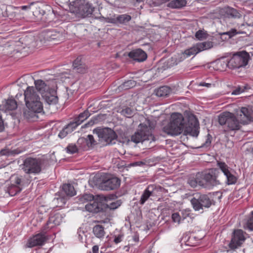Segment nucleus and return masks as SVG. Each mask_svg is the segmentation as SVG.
I'll list each match as a JSON object with an SVG mask.
<instances>
[{
    "instance_id": "obj_24",
    "label": "nucleus",
    "mask_w": 253,
    "mask_h": 253,
    "mask_svg": "<svg viewBox=\"0 0 253 253\" xmlns=\"http://www.w3.org/2000/svg\"><path fill=\"white\" fill-rule=\"evenodd\" d=\"M90 116V113L88 110H85L84 112L81 113L78 117L75 119L74 122H71L76 128L80 124H81L84 120H85Z\"/></svg>"
},
{
    "instance_id": "obj_29",
    "label": "nucleus",
    "mask_w": 253,
    "mask_h": 253,
    "mask_svg": "<svg viewBox=\"0 0 253 253\" xmlns=\"http://www.w3.org/2000/svg\"><path fill=\"white\" fill-rule=\"evenodd\" d=\"M76 128L73 124L71 122L67 126L64 127L58 134V136L61 138H63L67 136V135L72 132L73 130Z\"/></svg>"
},
{
    "instance_id": "obj_1",
    "label": "nucleus",
    "mask_w": 253,
    "mask_h": 253,
    "mask_svg": "<svg viewBox=\"0 0 253 253\" xmlns=\"http://www.w3.org/2000/svg\"><path fill=\"white\" fill-rule=\"evenodd\" d=\"M238 115L240 116V122L234 115L230 112H224L218 116V122L224 126L225 131H236L239 130L241 124H248L253 121V111L246 107H242Z\"/></svg>"
},
{
    "instance_id": "obj_59",
    "label": "nucleus",
    "mask_w": 253,
    "mask_h": 253,
    "mask_svg": "<svg viewBox=\"0 0 253 253\" xmlns=\"http://www.w3.org/2000/svg\"><path fill=\"white\" fill-rule=\"evenodd\" d=\"M210 134H208L207 135L208 138L206 139L205 142L202 145V147H208L211 145V138H210Z\"/></svg>"
},
{
    "instance_id": "obj_39",
    "label": "nucleus",
    "mask_w": 253,
    "mask_h": 253,
    "mask_svg": "<svg viewBox=\"0 0 253 253\" xmlns=\"http://www.w3.org/2000/svg\"><path fill=\"white\" fill-rule=\"evenodd\" d=\"M248 32L246 31H242V30H238L237 31L235 29H232L230 31L223 33L221 35H228V39L232 38L234 36L236 35L237 34H247Z\"/></svg>"
},
{
    "instance_id": "obj_34",
    "label": "nucleus",
    "mask_w": 253,
    "mask_h": 253,
    "mask_svg": "<svg viewBox=\"0 0 253 253\" xmlns=\"http://www.w3.org/2000/svg\"><path fill=\"white\" fill-rule=\"evenodd\" d=\"M197 48H198L200 52L210 49L213 46V43L211 42H199L196 43Z\"/></svg>"
},
{
    "instance_id": "obj_60",
    "label": "nucleus",
    "mask_w": 253,
    "mask_h": 253,
    "mask_svg": "<svg viewBox=\"0 0 253 253\" xmlns=\"http://www.w3.org/2000/svg\"><path fill=\"white\" fill-rule=\"evenodd\" d=\"M78 233L79 234V237H86L87 236V232H85L84 230L81 228L78 229Z\"/></svg>"
},
{
    "instance_id": "obj_13",
    "label": "nucleus",
    "mask_w": 253,
    "mask_h": 253,
    "mask_svg": "<svg viewBox=\"0 0 253 253\" xmlns=\"http://www.w3.org/2000/svg\"><path fill=\"white\" fill-rule=\"evenodd\" d=\"M95 19H99L101 21L114 24H126L131 19V17L127 14L116 15L110 14L107 17L103 16H95Z\"/></svg>"
},
{
    "instance_id": "obj_23",
    "label": "nucleus",
    "mask_w": 253,
    "mask_h": 253,
    "mask_svg": "<svg viewBox=\"0 0 253 253\" xmlns=\"http://www.w3.org/2000/svg\"><path fill=\"white\" fill-rule=\"evenodd\" d=\"M188 183L193 188H195L197 185L201 186L203 187V182L200 173H198L196 177H191L188 179Z\"/></svg>"
},
{
    "instance_id": "obj_18",
    "label": "nucleus",
    "mask_w": 253,
    "mask_h": 253,
    "mask_svg": "<svg viewBox=\"0 0 253 253\" xmlns=\"http://www.w3.org/2000/svg\"><path fill=\"white\" fill-rule=\"evenodd\" d=\"M199 126L197 121L194 123H189L188 126H186L184 130V135H190L193 137H197L199 133Z\"/></svg>"
},
{
    "instance_id": "obj_26",
    "label": "nucleus",
    "mask_w": 253,
    "mask_h": 253,
    "mask_svg": "<svg viewBox=\"0 0 253 253\" xmlns=\"http://www.w3.org/2000/svg\"><path fill=\"white\" fill-rule=\"evenodd\" d=\"M186 0H173L167 4V6L171 8L180 9L186 5Z\"/></svg>"
},
{
    "instance_id": "obj_44",
    "label": "nucleus",
    "mask_w": 253,
    "mask_h": 253,
    "mask_svg": "<svg viewBox=\"0 0 253 253\" xmlns=\"http://www.w3.org/2000/svg\"><path fill=\"white\" fill-rule=\"evenodd\" d=\"M245 227L251 231H253V211L248 217Z\"/></svg>"
},
{
    "instance_id": "obj_5",
    "label": "nucleus",
    "mask_w": 253,
    "mask_h": 253,
    "mask_svg": "<svg viewBox=\"0 0 253 253\" xmlns=\"http://www.w3.org/2000/svg\"><path fill=\"white\" fill-rule=\"evenodd\" d=\"M24 179L22 176L13 174L9 179V183L0 188L1 193L4 192L6 194L14 196L20 192L24 186Z\"/></svg>"
},
{
    "instance_id": "obj_7",
    "label": "nucleus",
    "mask_w": 253,
    "mask_h": 253,
    "mask_svg": "<svg viewBox=\"0 0 253 253\" xmlns=\"http://www.w3.org/2000/svg\"><path fill=\"white\" fill-rule=\"evenodd\" d=\"M46 160L41 158L28 157L23 164L22 169L27 174H40L43 169Z\"/></svg>"
},
{
    "instance_id": "obj_19",
    "label": "nucleus",
    "mask_w": 253,
    "mask_h": 253,
    "mask_svg": "<svg viewBox=\"0 0 253 253\" xmlns=\"http://www.w3.org/2000/svg\"><path fill=\"white\" fill-rule=\"evenodd\" d=\"M85 209L87 211L93 213H97L103 210L102 203L94 200L87 203Z\"/></svg>"
},
{
    "instance_id": "obj_45",
    "label": "nucleus",
    "mask_w": 253,
    "mask_h": 253,
    "mask_svg": "<svg viewBox=\"0 0 253 253\" xmlns=\"http://www.w3.org/2000/svg\"><path fill=\"white\" fill-rule=\"evenodd\" d=\"M66 152L68 153L73 154L78 152L77 146L75 144H69L66 148Z\"/></svg>"
},
{
    "instance_id": "obj_4",
    "label": "nucleus",
    "mask_w": 253,
    "mask_h": 253,
    "mask_svg": "<svg viewBox=\"0 0 253 253\" xmlns=\"http://www.w3.org/2000/svg\"><path fill=\"white\" fill-rule=\"evenodd\" d=\"M24 100L28 109L35 112H41L43 110L42 103L36 89L28 86L24 91Z\"/></svg>"
},
{
    "instance_id": "obj_30",
    "label": "nucleus",
    "mask_w": 253,
    "mask_h": 253,
    "mask_svg": "<svg viewBox=\"0 0 253 253\" xmlns=\"http://www.w3.org/2000/svg\"><path fill=\"white\" fill-rule=\"evenodd\" d=\"M45 101L49 105L55 104L58 102V97L57 96L52 95L50 92H46L42 95Z\"/></svg>"
},
{
    "instance_id": "obj_58",
    "label": "nucleus",
    "mask_w": 253,
    "mask_h": 253,
    "mask_svg": "<svg viewBox=\"0 0 253 253\" xmlns=\"http://www.w3.org/2000/svg\"><path fill=\"white\" fill-rule=\"evenodd\" d=\"M242 31H246L248 32L247 35L250 34V30L249 29V25L247 24H243L239 27V30Z\"/></svg>"
},
{
    "instance_id": "obj_42",
    "label": "nucleus",
    "mask_w": 253,
    "mask_h": 253,
    "mask_svg": "<svg viewBox=\"0 0 253 253\" xmlns=\"http://www.w3.org/2000/svg\"><path fill=\"white\" fill-rule=\"evenodd\" d=\"M120 113L122 115H123L127 118H131L134 114V111L131 108L126 107L123 108L121 111Z\"/></svg>"
},
{
    "instance_id": "obj_46",
    "label": "nucleus",
    "mask_w": 253,
    "mask_h": 253,
    "mask_svg": "<svg viewBox=\"0 0 253 253\" xmlns=\"http://www.w3.org/2000/svg\"><path fill=\"white\" fill-rule=\"evenodd\" d=\"M217 166L223 174L230 168L225 162L221 161L217 162Z\"/></svg>"
},
{
    "instance_id": "obj_25",
    "label": "nucleus",
    "mask_w": 253,
    "mask_h": 253,
    "mask_svg": "<svg viewBox=\"0 0 253 253\" xmlns=\"http://www.w3.org/2000/svg\"><path fill=\"white\" fill-rule=\"evenodd\" d=\"M246 238H231L228 244L229 248L235 250L241 247L245 242Z\"/></svg>"
},
{
    "instance_id": "obj_53",
    "label": "nucleus",
    "mask_w": 253,
    "mask_h": 253,
    "mask_svg": "<svg viewBox=\"0 0 253 253\" xmlns=\"http://www.w3.org/2000/svg\"><path fill=\"white\" fill-rule=\"evenodd\" d=\"M195 37L199 40H203L206 39L207 34L202 30H199L196 33Z\"/></svg>"
},
{
    "instance_id": "obj_2",
    "label": "nucleus",
    "mask_w": 253,
    "mask_h": 253,
    "mask_svg": "<svg viewBox=\"0 0 253 253\" xmlns=\"http://www.w3.org/2000/svg\"><path fill=\"white\" fill-rule=\"evenodd\" d=\"M155 127L154 122L148 120L143 124H140L138 128L131 136V140L135 143L142 142L145 140L155 141V137L152 131Z\"/></svg>"
},
{
    "instance_id": "obj_20",
    "label": "nucleus",
    "mask_w": 253,
    "mask_h": 253,
    "mask_svg": "<svg viewBox=\"0 0 253 253\" xmlns=\"http://www.w3.org/2000/svg\"><path fill=\"white\" fill-rule=\"evenodd\" d=\"M48 238H28L26 244L24 245L25 248H32L33 247L42 246L46 241Z\"/></svg>"
},
{
    "instance_id": "obj_43",
    "label": "nucleus",
    "mask_w": 253,
    "mask_h": 253,
    "mask_svg": "<svg viewBox=\"0 0 253 253\" xmlns=\"http://www.w3.org/2000/svg\"><path fill=\"white\" fill-rule=\"evenodd\" d=\"M94 200V196L90 194H85L81 196L79 198L80 202L84 203L85 202H90Z\"/></svg>"
},
{
    "instance_id": "obj_63",
    "label": "nucleus",
    "mask_w": 253,
    "mask_h": 253,
    "mask_svg": "<svg viewBox=\"0 0 253 253\" xmlns=\"http://www.w3.org/2000/svg\"><path fill=\"white\" fill-rule=\"evenodd\" d=\"M11 152L8 149H2L0 151L1 155L9 156L11 154Z\"/></svg>"
},
{
    "instance_id": "obj_11",
    "label": "nucleus",
    "mask_w": 253,
    "mask_h": 253,
    "mask_svg": "<svg viewBox=\"0 0 253 253\" xmlns=\"http://www.w3.org/2000/svg\"><path fill=\"white\" fill-rule=\"evenodd\" d=\"M200 173L204 184L203 187H212L220 184L218 179L219 174L218 169H211L208 171Z\"/></svg>"
},
{
    "instance_id": "obj_15",
    "label": "nucleus",
    "mask_w": 253,
    "mask_h": 253,
    "mask_svg": "<svg viewBox=\"0 0 253 253\" xmlns=\"http://www.w3.org/2000/svg\"><path fill=\"white\" fill-rule=\"evenodd\" d=\"M121 180L116 177H110L103 180L100 187L103 190L109 191L117 189L120 187Z\"/></svg>"
},
{
    "instance_id": "obj_27",
    "label": "nucleus",
    "mask_w": 253,
    "mask_h": 253,
    "mask_svg": "<svg viewBox=\"0 0 253 253\" xmlns=\"http://www.w3.org/2000/svg\"><path fill=\"white\" fill-rule=\"evenodd\" d=\"M35 84L36 88V90H37L40 92L42 95L45 93L46 92V91L48 89V87L45 83L41 80L35 81Z\"/></svg>"
},
{
    "instance_id": "obj_47",
    "label": "nucleus",
    "mask_w": 253,
    "mask_h": 253,
    "mask_svg": "<svg viewBox=\"0 0 253 253\" xmlns=\"http://www.w3.org/2000/svg\"><path fill=\"white\" fill-rule=\"evenodd\" d=\"M36 113L38 112L28 109L24 111L23 115L25 118L30 119H33L36 116Z\"/></svg>"
},
{
    "instance_id": "obj_38",
    "label": "nucleus",
    "mask_w": 253,
    "mask_h": 253,
    "mask_svg": "<svg viewBox=\"0 0 253 253\" xmlns=\"http://www.w3.org/2000/svg\"><path fill=\"white\" fill-rule=\"evenodd\" d=\"M4 107L6 110H14L17 108V105L14 99H9L6 101Z\"/></svg>"
},
{
    "instance_id": "obj_56",
    "label": "nucleus",
    "mask_w": 253,
    "mask_h": 253,
    "mask_svg": "<svg viewBox=\"0 0 253 253\" xmlns=\"http://www.w3.org/2000/svg\"><path fill=\"white\" fill-rule=\"evenodd\" d=\"M191 211L190 210H183L180 211V216L181 217L182 220H184L187 217L189 216L190 214Z\"/></svg>"
},
{
    "instance_id": "obj_54",
    "label": "nucleus",
    "mask_w": 253,
    "mask_h": 253,
    "mask_svg": "<svg viewBox=\"0 0 253 253\" xmlns=\"http://www.w3.org/2000/svg\"><path fill=\"white\" fill-rule=\"evenodd\" d=\"M73 70L75 72L84 74L86 72L87 68L85 64H83L74 69Z\"/></svg>"
},
{
    "instance_id": "obj_16",
    "label": "nucleus",
    "mask_w": 253,
    "mask_h": 253,
    "mask_svg": "<svg viewBox=\"0 0 253 253\" xmlns=\"http://www.w3.org/2000/svg\"><path fill=\"white\" fill-rule=\"evenodd\" d=\"M157 187L154 184L149 185L143 191L139 200V204L143 205L149 199H151L152 197L156 195L155 192Z\"/></svg>"
},
{
    "instance_id": "obj_49",
    "label": "nucleus",
    "mask_w": 253,
    "mask_h": 253,
    "mask_svg": "<svg viewBox=\"0 0 253 253\" xmlns=\"http://www.w3.org/2000/svg\"><path fill=\"white\" fill-rule=\"evenodd\" d=\"M249 87L248 85L242 86H239L232 91V94H233V95L239 94L241 93L244 92L246 90H247V89H249Z\"/></svg>"
},
{
    "instance_id": "obj_37",
    "label": "nucleus",
    "mask_w": 253,
    "mask_h": 253,
    "mask_svg": "<svg viewBox=\"0 0 253 253\" xmlns=\"http://www.w3.org/2000/svg\"><path fill=\"white\" fill-rule=\"evenodd\" d=\"M183 60L184 58L182 57V55H174L169 59L168 63L169 66H172L176 65Z\"/></svg>"
},
{
    "instance_id": "obj_10",
    "label": "nucleus",
    "mask_w": 253,
    "mask_h": 253,
    "mask_svg": "<svg viewBox=\"0 0 253 253\" xmlns=\"http://www.w3.org/2000/svg\"><path fill=\"white\" fill-rule=\"evenodd\" d=\"M93 133L97 135L99 141L105 145L115 144L117 140V135L111 128H97L93 130Z\"/></svg>"
},
{
    "instance_id": "obj_31",
    "label": "nucleus",
    "mask_w": 253,
    "mask_h": 253,
    "mask_svg": "<svg viewBox=\"0 0 253 253\" xmlns=\"http://www.w3.org/2000/svg\"><path fill=\"white\" fill-rule=\"evenodd\" d=\"M62 191L64 192L65 194L68 196H73L76 195V191L74 186L70 184H64L62 186Z\"/></svg>"
},
{
    "instance_id": "obj_57",
    "label": "nucleus",
    "mask_w": 253,
    "mask_h": 253,
    "mask_svg": "<svg viewBox=\"0 0 253 253\" xmlns=\"http://www.w3.org/2000/svg\"><path fill=\"white\" fill-rule=\"evenodd\" d=\"M83 64H84L83 63V62L82 61L81 57H78L73 62V69L76 68H77L78 67H79L82 65H83Z\"/></svg>"
},
{
    "instance_id": "obj_48",
    "label": "nucleus",
    "mask_w": 253,
    "mask_h": 253,
    "mask_svg": "<svg viewBox=\"0 0 253 253\" xmlns=\"http://www.w3.org/2000/svg\"><path fill=\"white\" fill-rule=\"evenodd\" d=\"M171 219L173 222L176 223L178 224H179L182 220L180 214L178 212L173 213L171 215Z\"/></svg>"
},
{
    "instance_id": "obj_62",
    "label": "nucleus",
    "mask_w": 253,
    "mask_h": 253,
    "mask_svg": "<svg viewBox=\"0 0 253 253\" xmlns=\"http://www.w3.org/2000/svg\"><path fill=\"white\" fill-rule=\"evenodd\" d=\"M55 200L57 201V202H58V204H59L60 202L61 203V205L59 206L60 207H61L63 205H65V203H66L65 199L62 197L55 198L54 199V201H55Z\"/></svg>"
},
{
    "instance_id": "obj_55",
    "label": "nucleus",
    "mask_w": 253,
    "mask_h": 253,
    "mask_svg": "<svg viewBox=\"0 0 253 253\" xmlns=\"http://www.w3.org/2000/svg\"><path fill=\"white\" fill-rule=\"evenodd\" d=\"M54 16L52 13H49L46 15V16H44V20H42L46 23L49 25H53V21L51 20V18Z\"/></svg>"
},
{
    "instance_id": "obj_14",
    "label": "nucleus",
    "mask_w": 253,
    "mask_h": 253,
    "mask_svg": "<svg viewBox=\"0 0 253 253\" xmlns=\"http://www.w3.org/2000/svg\"><path fill=\"white\" fill-rule=\"evenodd\" d=\"M65 36L63 31H57L55 29H46L40 34V38L45 41H54L55 42H61L65 39Z\"/></svg>"
},
{
    "instance_id": "obj_52",
    "label": "nucleus",
    "mask_w": 253,
    "mask_h": 253,
    "mask_svg": "<svg viewBox=\"0 0 253 253\" xmlns=\"http://www.w3.org/2000/svg\"><path fill=\"white\" fill-rule=\"evenodd\" d=\"M245 233L241 229L235 230L232 233V237H245Z\"/></svg>"
},
{
    "instance_id": "obj_50",
    "label": "nucleus",
    "mask_w": 253,
    "mask_h": 253,
    "mask_svg": "<svg viewBox=\"0 0 253 253\" xmlns=\"http://www.w3.org/2000/svg\"><path fill=\"white\" fill-rule=\"evenodd\" d=\"M33 14L35 15L38 16V15H41V17L40 18L42 20H44V14L45 11L41 9L40 7L36 8L34 11H33Z\"/></svg>"
},
{
    "instance_id": "obj_40",
    "label": "nucleus",
    "mask_w": 253,
    "mask_h": 253,
    "mask_svg": "<svg viewBox=\"0 0 253 253\" xmlns=\"http://www.w3.org/2000/svg\"><path fill=\"white\" fill-rule=\"evenodd\" d=\"M235 173V171L234 170H232L230 173L228 174V175H226V183L228 185H231L235 184L237 180V178L235 175L234 173Z\"/></svg>"
},
{
    "instance_id": "obj_32",
    "label": "nucleus",
    "mask_w": 253,
    "mask_h": 253,
    "mask_svg": "<svg viewBox=\"0 0 253 253\" xmlns=\"http://www.w3.org/2000/svg\"><path fill=\"white\" fill-rule=\"evenodd\" d=\"M198 48H197V44H196L193 46L185 50L184 52L182 53V57L184 59L188 57H189L191 55H195L200 52Z\"/></svg>"
},
{
    "instance_id": "obj_6",
    "label": "nucleus",
    "mask_w": 253,
    "mask_h": 253,
    "mask_svg": "<svg viewBox=\"0 0 253 253\" xmlns=\"http://www.w3.org/2000/svg\"><path fill=\"white\" fill-rule=\"evenodd\" d=\"M64 217L63 214L59 212L51 214L46 224L42 227L41 232L32 237H51L52 234L55 235V232H52L51 229L60 225Z\"/></svg>"
},
{
    "instance_id": "obj_33",
    "label": "nucleus",
    "mask_w": 253,
    "mask_h": 253,
    "mask_svg": "<svg viewBox=\"0 0 253 253\" xmlns=\"http://www.w3.org/2000/svg\"><path fill=\"white\" fill-rule=\"evenodd\" d=\"M93 232L96 237H103L105 234L104 227L100 225H95L93 228Z\"/></svg>"
},
{
    "instance_id": "obj_21",
    "label": "nucleus",
    "mask_w": 253,
    "mask_h": 253,
    "mask_svg": "<svg viewBox=\"0 0 253 253\" xmlns=\"http://www.w3.org/2000/svg\"><path fill=\"white\" fill-rule=\"evenodd\" d=\"M77 143L78 145L82 143H85L87 148H93L97 144L96 141L95 140L93 135L91 134L87 135L86 137H81L78 139Z\"/></svg>"
},
{
    "instance_id": "obj_64",
    "label": "nucleus",
    "mask_w": 253,
    "mask_h": 253,
    "mask_svg": "<svg viewBox=\"0 0 253 253\" xmlns=\"http://www.w3.org/2000/svg\"><path fill=\"white\" fill-rule=\"evenodd\" d=\"M99 247L97 245H95L92 247V253H98Z\"/></svg>"
},
{
    "instance_id": "obj_36",
    "label": "nucleus",
    "mask_w": 253,
    "mask_h": 253,
    "mask_svg": "<svg viewBox=\"0 0 253 253\" xmlns=\"http://www.w3.org/2000/svg\"><path fill=\"white\" fill-rule=\"evenodd\" d=\"M135 84L136 82L134 80H128L121 84L119 88L120 90H127L134 87Z\"/></svg>"
},
{
    "instance_id": "obj_28",
    "label": "nucleus",
    "mask_w": 253,
    "mask_h": 253,
    "mask_svg": "<svg viewBox=\"0 0 253 253\" xmlns=\"http://www.w3.org/2000/svg\"><path fill=\"white\" fill-rule=\"evenodd\" d=\"M171 92L170 88L168 86H161L156 90V95L158 97H165Z\"/></svg>"
},
{
    "instance_id": "obj_3",
    "label": "nucleus",
    "mask_w": 253,
    "mask_h": 253,
    "mask_svg": "<svg viewBox=\"0 0 253 253\" xmlns=\"http://www.w3.org/2000/svg\"><path fill=\"white\" fill-rule=\"evenodd\" d=\"M184 128V120L180 113H173L170 122L163 127V131L167 134L172 135H178L181 134Z\"/></svg>"
},
{
    "instance_id": "obj_9",
    "label": "nucleus",
    "mask_w": 253,
    "mask_h": 253,
    "mask_svg": "<svg viewBox=\"0 0 253 253\" xmlns=\"http://www.w3.org/2000/svg\"><path fill=\"white\" fill-rule=\"evenodd\" d=\"M190 202L195 211L209 208L211 205L214 204V201L211 199L210 195L202 194L200 193L194 194Z\"/></svg>"
},
{
    "instance_id": "obj_17",
    "label": "nucleus",
    "mask_w": 253,
    "mask_h": 253,
    "mask_svg": "<svg viewBox=\"0 0 253 253\" xmlns=\"http://www.w3.org/2000/svg\"><path fill=\"white\" fill-rule=\"evenodd\" d=\"M127 55L130 58L139 62L145 61L147 57L146 53L140 48L133 49Z\"/></svg>"
},
{
    "instance_id": "obj_51",
    "label": "nucleus",
    "mask_w": 253,
    "mask_h": 253,
    "mask_svg": "<svg viewBox=\"0 0 253 253\" xmlns=\"http://www.w3.org/2000/svg\"><path fill=\"white\" fill-rule=\"evenodd\" d=\"M122 204V202L120 200L115 202H112L107 205V207L110 210H115L120 207Z\"/></svg>"
},
{
    "instance_id": "obj_8",
    "label": "nucleus",
    "mask_w": 253,
    "mask_h": 253,
    "mask_svg": "<svg viewBox=\"0 0 253 253\" xmlns=\"http://www.w3.org/2000/svg\"><path fill=\"white\" fill-rule=\"evenodd\" d=\"M94 7L92 4L87 0H80L76 3L74 12L79 16L82 18L92 16L95 18V16H102L101 13H93Z\"/></svg>"
},
{
    "instance_id": "obj_35",
    "label": "nucleus",
    "mask_w": 253,
    "mask_h": 253,
    "mask_svg": "<svg viewBox=\"0 0 253 253\" xmlns=\"http://www.w3.org/2000/svg\"><path fill=\"white\" fill-rule=\"evenodd\" d=\"M225 13L228 18H239L240 15L236 9L229 7L226 9Z\"/></svg>"
},
{
    "instance_id": "obj_61",
    "label": "nucleus",
    "mask_w": 253,
    "mask_h": 253,
    "mask_svg": "<svg viewBox=\"0 0 253 253\" xmlns=\"http://www.w3.org/2000/svg\"><path fill=\"white\" fill-rule=\"evenodd\" d=\"M145 163L142 161H137V162H135L131 163L130 164V165L132 167H136V166L142 167V166L145 165Z\"/></svg>"
},
{
    "instance_id": "obj_41",
    "label": "nucleus",
    "mask_w": 253,
    "mask_h": 253,
    "mask_svg": "<svg viewBox=\"0 0 253 253\" xmlns=\"http://www.w3.org/2000/svg\"><path fill=\"white\" fill-rule=\"evenodd\" d=\"M218 66L221 67V70H225L227 67L229 68V60L225 59L224 57H221L216 61Z\"/></svg>"
},
{
    "instance_id": "obj_22",
    "label": "nucleus",
    "mask_w": 253,
    "mask_h": 253,
    "mask_svg": "<svg viewBox=\"0 0 253 253\" xmlns=\"http://www.w3.org/2000/svg\"><path fill=\"white\" fill-rule=\"evenodd\" d=\"M201 238H181L180 240L181 246L194 247L198 245Z\"/></svg>"
},
{
    "instance_id": "obj_12",
    "label": "nucleus",
    "mask_w": 253,
    "mask_h": 253,
    "mask_svg": "<svg viewBox=\"0 0 253 253\" xmlns=\"http://www.w3.org/2000/svg\"><path fill=\"white\" fill-rule=\"evenodd\" d=\"M250 59V54L246 51L235 53L229 60V68L234 69L246 66Z\"/></svg>"
}]
</instances>
